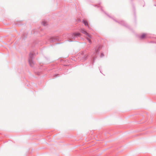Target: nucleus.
I'll return each instance as SVG.
<instances>
[{
    "mask_svg": "<svg viewBox=\"0 0 156 156\" xmlns=\"http://www.w3.org/2000/svg\"><path fill=\"white\" fill-rule=\"evenodd\" d=\"M95 57H94L93 58V63H94V60H95Z\"/></svg>",
    "mask_w": 156,
    "mask_h": 156,
    "instance_id": "obj_11",
    "label": "nucleus"
},
{
    "mask_svg": "<svg viewBox=\"0 0 156 156\" xmlns=\"http://www.w3.org/2000/svg\"><path fill=\"white\" fill-rule=\"evenodd\" d=\"M81 32L82 33L87 35L89 37H91L89 34L85 31V30L84 29H81Z\"/></svg>",
    "mask_w": 156,
    "mask_h": 156,
    "instance_id": "obj_4",
    "label": "nucleus"
},
{
    "mask_svg": "<svg viewBox=\"0 0 156 156\" xmlns=\"http://www.w3.org/2000/svg\"><path fill=\"white\" fill-rule=\"evenodd\" d=\"M101 48V47L100 46H99L98 48L97 49H96L95 50V52L96 54H98L99 53V51L100 49Z\"/></svg>",
    "mask_w": 156,
    "mask_h": 156,
    "instance_id": "obj_7",
    "label": "nucleus"
},
{
    "mask_svg": "<svg viewBox=\"0 0 156 156\" xmlns=\"http://www.w3.org/2000/svg\"><path fill=\"white\" fill-rule=\"evenodd\" d=\"M146 34H143L141 35L139 37V38L141 39H142L144 38H145L146 37Z\"/></svg>",
    "mask_w": 156,
    "mask_h": 156,
    "instance_id": "obj_5",
    "label": "nucleus"
},
{
    "mask_svg": "<svg viewBox=\"0 0 156 156\" xmlns=\"http://www.w3.org/2000/svg\"><path fill=\"white\" fill-rule=\"evenodd\" d=\"M80 35L81 34L79 33H74L72 34L71 38L75 40L76 38H77L78 37H80Z\"/></svg>",
    "mask_w": 156,
    "mask_h": 156,
    "instance_id": "obj_2",
    "label": "nucleus"
},
{
    "mask_svg": "<svg viewBox=\"0 0 156 156\" xmlns=\"http://www.w3.org/2000/svg\"><path fill=\"white\" fill-rule=\"evenodd\" d=\"M82 55V58L81 60L83 61H84L85 60L88 56V55L87 53H86L85 54H84L83 52H81Z\"/></svg>",
    "mask_w": 156,
    "mask_h": 156,
    "instance_id": "obj_3",
    "label": "nucleus"
},
{
    "mask_svg": "<svg viewBox=\"0 0 156 156\" xmlns=\"http://www.w3.org/2000/svg\"><path fill=\"white\" fill-rule=\"evenodd\" d=\"M82 22L85 26H87L89 27L88 24L87 20H83Z\"/></svg>",
    "mask_w": 156,
    "mask_h": 156,
    "instance_id": "obj_6",
    "label": "nucleus"
},
{
    "mask_svg": "<svg viewBox=\"0 0 156 156\" xmlns=\"http://www.w3.org/2000/svg\"><path fill=\"white\" fill-rule=\"evenodd\" d=\"M34 55V54L33 53H30L29 55L28 62L30 66L31 67H33L34 65V63L33 60Z\"/></svg>",
    "mask_w": 156,
    "mask_h": 156,
    "instance_id": "obj_1",
    "label": "nucleus"
},
{
    "mask_svg": "<svg viewBox=\"0 0 156 156\" xmlns=\"http://www.w3.org/2000/svg\"><path fill=\"white\" fill-rule=\"evenodd\" d=\"M104 54H103V53H101V56H101V57H102L103 56H104Z\"/></svg>",
    "mask_w": 156,
    "mask_h": 156,
    "instance_id": "obj_10",
    "label": "nucleus"
},
{
    "mask_svg": "<svg viewBox=\"0 0 156 156\" xmlns=\"http://www.w3.org/2000/svg\"><path fill=\"white\" fill-rule=\"evenodd\" d=\"M87 39L90 43H91V41L90 39L87 38Z\"/></svg>",
    "mask_w": 156,
    "mask_h": 156,
    "instance_id": "obj_9",
    "label": "nucleus"
},
{
    "mask_svg": "<svg viewBox=\"0 0 156 156\" xmlns=\"http://www.w3.org/2000/svg\"><path fill=\"white\" fill-rule=\"evenodd\" d=\"M41 23L44 26H46L47 25V23L45 21H43Z\"/></svg>",
    "mask_w": 156,
    "mask_h": 156,
    "instance_id": "obj_8",
    "label": "nucleus"
}]
</instances>
